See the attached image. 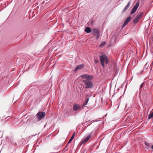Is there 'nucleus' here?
Here are the masks:
<instances>
[{"label": "nucleus", "instance_id": "1", "mask_svg": "<svg viewBox=\"0 0 153 153\" xmlns=\"http://www.w3.org/2000/svg\"><path fill=\"white\" fill-rule=\"evenodd\" d=\"M81 77L83 79L82 82L84 85L83 88H91L93 86V84L91 81L93 78V76L88 74H83L81 76Z\"/></svg>", "mask_w": 153, "mask_h": 153}, {"label": "nucleus", "instance_id": "2", "mask_svg": "<svg viewBox=\"0 0 153 153\" xmlns=\"http://www.w3.org/2000/svg\"><path fill=\"white\" fill-rule=\"evenodd\" d=\"M100 59L101 65L103 67H104L105 66L104 62H105L106 64L108 63V59L107 56L105 55H103L100 56Z\"/></svg>", "mask_w": 153, "mask_h": 153}, {"label": "nucleus", "instance_id": "3", "mask_svg": "<svg viewBox=\"0 0 153 153\" xmlns=\"http://www.w3.org/2000/svg\"><path fill=\"white\" fill-rule=\"evenodd\" d=\"M45 115L46 113L45 112L39 111L36 115L37 121H39L41 120L44 119Z\"/></svg>", "mask_w": 153, "mask_h": 153}, {"label": "nucleus", "instance_id": "4", "mask_svg": "<svg viewBox=\"0 0 153 153\" xmlns=\"http://www.w3.org/2000/svg\"><path fill=\"white\" fill-rule=\"evenodd\" d=\"M100 31L97 28H95L93 29L92 30V34L93 36H95L96 39H98L100 36Z\"/></svg>", "mask_w": 153, "mask_h": 153}, {"label": "nucleus", "instance_id": "5", "mask_svg": "<svg viewBox=\"0 0 153 153\" xmlns=\"http://www.w3.org/2000/svg\"><path fill=\"white\" fill-rule=\"evenodd\" d=\"M143 14V12H141L140 14L136 16L133 21V23L135 24L137 23L141 19Z\"/></svg>", "mask_w": 153, "mask_h": 153}, {"label": "nucleus", "instance_id": "6", "mask_svg": "<svg viewBox=\"0 0 153 153\" xmlns=\"http://www.w3.org/2000/svg\"><path fill=\"white\" fill-rule=\"evenodd\" d=\"M139 4V2L138 1L136 4L133 7L132 10L131 12V14L134 13L137 9Z\"/></svg>", "mask_w": 153, "mask_h": 153}, {"label": "nucleus", "instance_id": "7", "mask_svg": "<svg viewBox=\"0 0 153 153\" xmlns=\"http://www.w3.org/2000/svg\"><path fill=\"white\" fill-rule=\"evenodd\" d=\"M89 97H90V95L89 94H87L85 95V101L84 102L83 105H82V107L85 106L89 100V98H88Z\"/></svg>", "mask_w": 153, "mask_h": 153}, {"label": "nucleus", "instance_id": "8", "mask_svg": "<svg viewBox=\"0 0 153 153\" xmlns=\"http://www.w3.org/2000/svg\"><path fill=\"white\" fill-rule=\"evenodd\" d=\"M81 108L79 104H74L73 106V110L74 111H76L79 110Z\"/></svg>", "mask_w": 153, "mask_h": 153}, {"label": "nucleus", "instance_id": "9", "mask_svg": "<svg viewBox=\"0 0 153 153\" xmlns=\"http://www.w3.org/2000/svg\"><path fill=\"white\" fill-rule=\"evenodd\" d=\"M93 131H92L91 133H90V134L86 137L82 142V143H85L88 141L89 139L90 138V137H91V134L92 133Z\"/></svg>", "mask_w": 153, "mask_h": 153}, {"label": "nucleus", "instance_id": "10", "mask_svg": "<svg viewBox=\"0 0 153 153\" xmlns=\"http://www.w3.org/2000/svg\"><path fill=\"white\" fill-rule=\"evenodd\" d=\"M130 2H129L127 4V5L125 7L124 9H123L122 13H123L125 11H126L129 8L130 5Z\"/></svg>", "mask_w": 153, "mask_h": 153}, {"label": "nucleus", "instance_id": "11", "mask_svg": "<svg viewBox=\"0 0 153 153\" xmlns=\"http://www.w3.org/2000/svg\"><path fill=\"white\" fill-rule=\"evenodd\" d=\"M130 2H129L127 4V5L125 7L124 9H123L122 13H123L125 11H126L129 8L130 5Z\"/></svg>", "mask_w": 153, "mask_h": 153}, {"label": "nucleus", "instance_id": "12", "mask_svg": "<svg viewBox=\"0 0 153 153\" xmlns=\"http://www.w3.org/2000/svg\"><path fill=\"white\" fill-rule=\"evenodd\" d=\"M84 67V65L83 64L78 65L75 68V71H76L78 69H80Z\"/></svg>", "mask_w": 153, "mask_h": 153}, {"label": "nucleus", "instance_id": "13", "mask_svg": "<svg viewBox=\"0 0 153 153\" xmlns=\"http://www.w3.org/2000/svg\"><path fill=\"white\" fill-rule=\"evenodd\" d=\"M131 17L130 16H128V18L126 19V20L125 22V24H127L130 21L131 19Z\"/></svg>", "mask_w": 153, "mask_h": 153}, {"label": "nucleus", "instance_id": "14", "mask_svg": "<svg viewBox=\"0 0 153 153\" xmlns=\"http://www.w3.org/2000/svg\"><path fill=\"white\" fill-rule=\"evenodd\" d=\"M75 133L74 132L73 134L72 135V137H71V138L69 140L68 142V144H67V145H66V146H67L72 141V140H73V139H74V136H75Z\"/></svg>", "mask_w": 153, "mask_h": 153}, {"label": "nucleus", "instance_id": "15", "mask_svg": "<svg viewBox=\"0 0 153 153\" xmlns=\"http://www.w3.org/2000/svg\"><path fill=\"white\" fill-rule=\"evenodd\" d=\"M85 31L87 33H89L91 31V29L88 27H86L85 29Z\"/></svg>", "mask_w": 153, "mask_h": 153}, {"label": "nucleus", "instance_id": "16", "mask_svg": "<svg viewBox=\"0 0 153 153\" xmlns=\"http://www.w3.org/2000/svg\"><path fill=\"white\" fill-rule=\"evenodd\" d=\"M105 44L106 43L105 42H103L100 44L99 46L100 48H102L105 45Z\"/></svg>", "mask_w": 153, "mask_h": 153}, {"label": "nucleus", "instance_id": "17", "mask_svg": "<svg viewBox=\"0 0 153 153\" xmlns=\"http://www.w3.org/2000/svg\"><path fill=\"white\" fill-rule=\"evenodd\" d=\"M153 117V112H152L148 115V119H150Z\"/></svg>", "mask_w": 153, "mask_h": 153}, {"label": "nucleus", "instance_id": "18", "mask_svg": "<svg viewBox=\"0 0 153 153\" xmlns=\"http://www.w3.org/2000/svg\"><path fill=\"white\" fill-rule=\"evenodd\" d=\"M148 63H147L146 64H145V67H144V68L145 69V70H146L147 69V68H148V67H149V65H148Z\"/></svg>", "mask_w": 153, "mask_h": 153}, {"label": "nucleus", "instance_id": "19", "mask_svg": "<svg viewBox=\"0 0 153 153\" xmlns=\"http://www.w3.org/2000/svg\"><path fill=\"white\" fill-rule=\"evenodd\" d=\"M99 62V60L98 59H95L94 60V62L95 63H97Z\"/></svg>", "mask_w": 153, "mask_h": 153}, {"label": "nucleus", "instance_id": "20", "mask_svg": "<svg viewBox=\"0 0 153 153\" xmlns=\"http://www.w3.org/2000/svg\"><path fill=\"white\" fill-rule=\"evenodd\" d=\"M126 25V24H125V23H124L123 24V25L122 26V27H121V28L122 29Z\"/></svg>", "mask_w": 153, "mask_h": 153}, {"label": "nucleus", "instance_id": "21", "mask_svg": "<svg viewBox=\"0 0 153 153\" xmlns=\"http://www.w3.org/2000/svg\"><path fill=\"white\" fill-rule=\"evenodd\" d=\"M145 144L147 146H149V144L146 142L145 143Z\"/></svg>", "mask_w": 153, "mask_h": 153}, {"label": "nucleus", "instance_id": "22", "mask_svg": "<svg viewBox=\"0 0 153 153\" xmlns=\"http://www.w3.org/2000/svg\"><path fill=\"white\" fill-rule=\"evenodd\" d=\"M143 83L140 86V88H141L142 87V86L143 84Z\"/></svg>", "mask_w": 153, "mask_h": 153}, {"label": "nucleus", "instance_id": "23", "mask_svg": "<svg viewBox=\"0 0 153 153\" xmlns=\"http://www.w3.org/2000/svg\"><path fill=\"white\" fill-rule=\"evenodd\" d=\"M151 149H153V145L152 146V147H151Z\"/></svg>", "mask_w": 153, "mask_h": 153}, {"label": "nucleus", "instance_id": "24", "mask_svg": "<svg viewBox=\"0 0 153 153\" xmlns=\"http://www.w3.org/2000/svg\"><path fill=\"white\" fill-rule=\"evenodd\" d=\"M93 20H92L91 21V23H93Z\"/></svg>", "mask_w": 153, "mask_h": 153}]
</instances>
